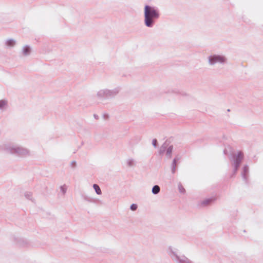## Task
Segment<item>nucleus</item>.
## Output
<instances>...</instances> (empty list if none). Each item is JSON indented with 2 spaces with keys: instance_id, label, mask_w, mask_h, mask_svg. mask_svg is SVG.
<instances>
[{
  "instance_id": "6ab92c4d",
  "label": "nucleus",
  "mask_w": 263,
  "mask_h": 263,
  "mask_svg": "<svg viewBox=\"0 0 263 263\" xmlns=\"http://www.w3.org/2000/svg\"><path fill=\"white\" fill-rule=\"evenodd\" d=\"M25 196L27 198H30L31 196V194L30 193H27L25 194Z\"/></svg>"
},
{
  "instance_id": "a211bd4d",
  "label": "nucleus",
  "mask_w": 263,
  "mask_h": 263,
  "mask_svg": "<svg viewBox=\"0 0 263 263\" xmlns=\"http://www.w3.org/2000/svg\"><path fill=\"white\" fill-rule=\"evenodd\" d=\"M152 144L153 146L156 147L157 146V140L154 139L152 141Z\"/></svg>"
},
{
  "instance_id": "ddd939ff",
  "label": "nucleus",
  "mask_w": 263,
  "mask_h": 263,
  "mask_svg": "<svg viewBox=\"0 0 263 263\" xmlns=\"http://www.w3.org/2000/svg\"><path fill=\"white\" fill-rule=\"evenodd\" d=\"M160 187L158 185H156L153 186L152 192L153 194L156 195V194H158L160 192Z\"/></svg>"
},
{
  "instance_id": "20e7f679",
  "label": "nucleus",
  "mask_w": 263,
  "mask_h": 263,
  "mask_svg": "<svg viewBox=\"0 0 263 263\" xmlns=\"http://www.w3.org/2000/svg\"><path fill=\"white\" fill-rule=\"evenodd\" d=\"M208 59V63L210 65H214L217 63L224 64L227 62V58L221 54H212L210 55Z\"/></svg>"
},
{
  "instance_id": "39448f33",
  "label": "nucleus",
  "mask_w": 263,
  "mask_h": 263,
  "mask_svg": "<svg viewBox=\"0 0 263 263\" xmlns=\"http://www.w3.org/2000/svg\"><path fill=\"white\" fill-rule=\"evenodd\" d=\"M243 158L242 154L239 152H237L234 157V160L233 162V165L235 171L237 170V168L239 167V164Z\"/></svg>"
},
{
  "instance_id": "7ed1b4c3",
  "label": "nucleus",
  "mask_w": 263,
  "mask_h": 263,
  "mask_svg": "<svg viewBox=\"0 0 263 263\" xmlns=\"http://www.w3.org/2000/svg\"><path fill=\"white\" fill-rule=\"evenodd\" d=\"M5 149L8 153L20 156H27L29 154V151L27 148L14 144L6 145Z\"/></svg>"
},
{
  "instance_id": "f03ea898",
  "label": "nucleus",
  "mask_w": 263,
  "mask_h": 263,
  "mask_svg": "<svg viewBox=\"0 0 263 263\" xmlns=\"http://www.w3.org/2000/svg\"><path fill=\"white\" fill-rule=\"evenodd\" d=\"M166 252L175 263H193L192 261L183 254H181L177 248L169 246Z\"/></svg>"
},
{
  "instance_id": "412c9836",
  "label": "nucleus",
  "mask_w": 263,
  "mask_h": 263,
  "mask_svg": "<svg viewBox=\"0 0 263 263\" xmlns=\"http://www.w3.org/2000/svg\"><path fill=\"white\" fill-rule=\"evenodd\" d=\"M176 162V160L175 159H174V160H173V164L174 165H175Z\"/></svg>"
},
{
  "instance_id": "f8f14e48",
  "label": "nucleus",
  "mask_w": 263,
  "mask_h": 263,
  "mask_svg": "<svg viewBox=\"0 0 263 263\" xmlns=\"http://www.w3.org/2000/svg\"><path fill=\"white\" fill-rule=\"evenodd\" d=\"M93 188L97 195H100L102 194L101 190L98 184H94L93 185Z\"/></svg>"
},
{
  "instance_id": "2eb2a0df",
  "label": "nucleus",
  "mask_w": 263,
  "mask_h": 263,
  "mask_svg": "<svg viewBox=\"0 0 263 263\" xmlns=\"http://www.w3.org/2000/svg\"><path fill=\"white\" fill-rule=\"evenodd\" d=\"M249 171V168L247 166H244L243 168V176L245 177V176L247 174Z\"/></svg>"
},
{
  "instance_id": "9d476101",
  "label": "nucleus",
  "mask_w": 263,
  "mask_h": 263,
  "mask_svg": "<svg viewBox=\"0 0 263 263\" xmlns=\"http://www.w3.org/2000/svg\"><path fill=\"white\" fill-rule=\"evenodd\" d=\"M60 193L62 195H64L67 190V186L66 184H63L60 186Z\"/></svg>"
},
{
  "instance_id": "f257e3e1",
  "label": "nucleus",
  "mask_w": 263,
  "mask_h": 263,
  "mask_svg": "<svg viewBox=\"0 0 263 263\" xmlns=\"http://www.w3.org/2000/svg\"><path fill=\"white\" fill-rule=\"evenodd\" d=\"M160 17L159 9L153 6L145 5L143 9V22L147 28H153L156 20Z\"/></svg>"
},
{
  "instance_id": "dca6fc26",
  "label": "nucleus",
  "mask_w": 263,
  "mask_h": 263,
  "mask_svg": "<svg viewBox=\"0 0 263 263\" xmlns=\"http://www.w3.org/2000/svg\"><path fill=\"white\" fill-rule=\"evenodd\" d=\"M178 190L180 193L183 194L185 192V189L181 185H178Z\"/></svg>"
},
{
  "instance_id": "f3484780",
  "label": "nucleus",
  "mask_w": 263,
  "mask_h": 263,
  "mask_svg": "<svg viewBox=\"0 0 263 263\" xmlns=\"http://www.w3.org/2000/svg\"><path fill=\"white\" fill-rule=\"evenodd\" d=\"M130 209L132 211H135L137 209V205L136 204H132L130 206Z\"/></svg>"
},
{
  "instance_id": "1a4fd4ad",
  "label": "nucleus",
  "mask_w": 263,
  "mask_h": 263,
  "mask_svg": "<svg viewBox=\"0 0 263 263\" xmlns=\"http://www.w3.org/2000/svg\"><path fill=\"white\" fill-rule=\"evenodd\" d=\"M8 108V102L6 99L0 100V110H6Z\"/></svg>"
},
{
  "instance_id": "423d86ee",
  "label": "nucleus",
  "mask_w": 263,
  "mask_h": 263,
  "mask_svg": "<svg viewBox=\"0 0 263 263\" xmlns=\"http://www.w3.org/2000/svg\"><path fill=\"white\" fill-rule=\"evenodd\" d=\"M113 95L112 91L107 89H103L99 90L97 92V96L99 98H107Z\"/></svg>"
},
{
  "instance_id": "4468645a",
  "label": "nucleus",
  "mask_w": 263,
  "mask_h": 263,
  "mask_svg": "<svg viewBox=\"0 0 263 263\" xmlns=\"http://www.w3.org/2000/svg\"><path fill=\"white\" fill-rule=\"evenodd\" d=\"M173 151V146H170L167 149L166 154L168 157H171Z\"/></svg>"
},
{
  "instance_id": "0eeeda50",
  "label": "nucleus",
  "mask_w": 263,
  "mask_h": 263,
  "mask_svg": "<svg viewBox=\"0 0 263 263\" xmlns=\"http://www.w3.org/2000/svg\"><path fill=\"white\" fill-rule=\"evenodd\" d=\"M32 49L30 46L28 45H25L22 46L20 54L22 57H28L31 53Z\"/></svg>"
},
{
  "instance_id": "9b49d317",
  "label": "nucleus",
  "mask_w": 263,
  "mask_h": 263,
  "mask_svg": "<svg viewBox=\"0 0 263 263\" xmlns=\"http://www.w3.org/2000/svg\"><path fill=\"white\" fill-rule=\"evenodd\" d=\"M126 164L129 166H132L135 165L136 162L133 158H128L126 160Z\"/></svg>"
},
{
  "instance_id": "6e6552de",
  "label": "nucleus",
  "mask_w": 263,
  "mask_h": 263,
  "mask_svg": "<svg viewBox=\"0 0 263 263\" xmlns=\"http://www.w3.org/2000/svg\"><path fill=\"white\" fill-rule=\"evenodd\" d=\"M16 44V41L14 39H8L5 41V45L6 47L8 48H13Z\"/></svg>"
},
{
  "instance_id": "aec40b11",
  "label": "nucleus",
  "mask_w": 263,
  "mask_h": 263,
  "mask_svg": "<svg viewBox=\"0 0 263 263\" xmlns=\"http://www.w3.org/2000/svg\"><path fill=\"white\" fill-rule=\"evenodd\" d=\"M165 147H165V146H164V145H163V146L161 147V149H160V153H163V152L164 151Z\"/></svg>"
}]
</instances>
